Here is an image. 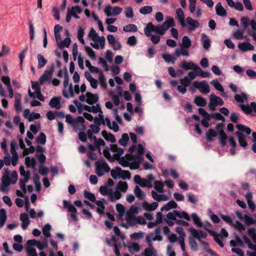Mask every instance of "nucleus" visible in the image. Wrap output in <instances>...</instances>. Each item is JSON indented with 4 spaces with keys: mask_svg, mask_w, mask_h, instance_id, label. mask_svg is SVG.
<instances>
[{
    "mask_svg": "<svg viewBox=\"0 0 256 256\" xmlns=\"http://www.w3.org/2000/svg\"><path fill=\"white\" fill-rule=\"evenodd\" d=\"M70 38H66L61 42L58 43V46L61 48H64V46L68 48L70 46Z\"/></svg>",
    "mask_w": 256,
    "mask_h": 256,
    "instance_id": "obj_61",
    "label": "nucleus"
},
{
    "mask_svg": "<svg viewBox=\"0 0 256 256\" xmlns=\"http://www.w3.org/2000/svg\"><path fill=\"white\" fill-rule=\"evenodd\" d=\"M98 100V94H93L90 92H86V102L90 105H93L96 104Z\"/></svg>",
    "mask_w": 256,
    "mask_h": 256,
    "instance_id": "obj_27",
    "label": "nucleus"
},
{
    "mask_svg": "<svg viewBox=\"0 0 256 256\" xmlns=\"http://www.w3.org/2000/svg\"><path fill=\"white\" fill-rule=\"evenodd\" d=\"M139 12L142 14H148L152 12V7L150 6H146L140 8Z\"/></svg>",
    "mask_w": 256,
    "mask_h": 256,
    "instance_id": "obj_49",
    "label": "nucleus"
},
{
    "mask_svg": "<svg viewBox=\"0 0 256 256\" xmlns=\"http://www.w3.org/2000/svg\"><path fill=\"white\" fill-rule=\"evenodd\" d=\"M211 84L214 86V88L220 92H223L224 90L222 86L220 83L216 80H214L212 81Z\"/></svg>",
    "mask_w": 256,
    "mask_h": 256,
    "instance_id": "obj_56",
    "label": "nucleus"
},
{
    "mask_svg": "<svg viewBox=\"0 0 256 256\" xmlns=\"http://www.w3.org/2000/svg\"><path fill=\"white\" fill-rule=\"evenodd\" d=\"M118 178L123 180L130 179V173L128 170H122L119 166H116L113 169V179L116 180Z\"/></svg>",
    "mask_w": 256,
    "mask_h": 256,
    "instance_id": "obj_10",
    "label": "nucleus"
},
{
    "mask_svg": "<svg viewBox=\"0 0 256 256\" xmlns=\"http://www.w3.org/2000/svg\"><path fill=\"white\" fill-rule=\"evenodd\" d=\"M194 88L198 89L202 94H208L210 92V86L206 80L199 82L194 81L190 88V90H194Z\"/></svg>",
    "mask_w": 256,
    "mask_h": 256,
    "instance_id": "obj_9",
    "label": "nucleus"
},
{
    "mask_svg": "<svg viewBox=\"0 0 256 256\" xmlns=\"http://www.w3.org/2000/svg\"><path fill=\"white\" fill-rule=\"evenodd\" d=\"M204 228L213 236L214 240L220 246V247L223 248L224 246V244L220 238V236L219 234L212 230L208 229L206 226H204Z\"/></svg>",
    "mask_w": 256,
    "mask_h": 256,
    "instance_id": "obj_25",
    "label": "nucleus"
},
{
    "mask_svg": "<svg viewBox=\"0 0 256 256\" xmlns=\"http://www.w3.org/2000/svg\"><path fill=\"white\" fill-rule=\"evenodd\" d=\"M25 163L28 168H34L36 165V160L34 158L26 156L25 158Z\"/></svg>",
    "mask_w": 256,
    "mask_h": 256,
    "instance_id": "obj_42",
    "label": "nucleus"
},
{
    "mask_svg": "<svg viewBox=\"0 0 256 256\" xmlns=\"http://www.w3.org/2000/svg\"><path fill=\"white\" fill-rule=\"evenodd\" d=\"M113 162L118 159L119 164L123 167L130 166L129 160L124 156L120 157L124 153V149L118 148L117 144H113Z\"/></svg>",
    "mask_w": 256,
    "mask_h": 256,
    "instance_id": "obj_5",
    "label": "nucleus"
},
{
    "mask_svg": "<svg viewBox=\"0 0 256 256\" xmlns=\"http://www.w3.org/2000/svg\"><path fill=\"white\" fill-rule=\"evenodd\" d=\"M196 72L197 75L202 76V78H208L210 76V73L208 72H204L199 66L196 70Z\"/></svg>",
    "mask_w": 256,
    "mask_h": 256,
    "instance_id": "obj_62",
    "label": "nucleus"
},
{
    "mask_svg": "<svg viewBox=\"0 0 256 256\" xmlns=\"http://www.w3.org/2000/svg\"><path fill=\"white\" fill-rule=\"evenodd\" d=\"M61 97L55 96L52 98L49 102V105L52 108H55L56 109H60L62 107L60 104Z\"/></svg>",
    "mask_w": 256,
    "mask_h": 256,
    "instance_id": "obj_29",
    "label": "nucleus"
},
{
    "mask_svg": "<svg viewBox=\"0 0 256 256\" xmlns=\"http://www.w3.org/2000/svg\"><path fill=\"white\" fill-rule=\"evenodd\" d=\"M99 191L102 196L108 195L110 200L112 201V189H108L106 186H100Z\"/></svg>",
    "mask_w": 256,
    "mask_h": 256,
    "instance_id": "obj_37",
    "label": "nucleus"
},
{
    "mask_svg": "<svg viewBox=\"0 0 256 256\" xmlns=\"http://www.w3.org/2000/svg\"><path fill=\"white\" fill-rule=\"evenodd\" d=\"M74 103L75 104L76 106V107L78 113H80V114H82V112L84 113V110L87 112V109L86 108V105L83 106L77 100H74Z\"/></svg>",
    "mask_w": 256,
    "mask_h": 256,
    "instance_id": "obj_50",
    "label": "nucleus"
},
{
    "mask_svg": "<svg viewBox=\"0 0 256 256\" xmlns=\"http://www.w3.org/2000/svg\"><path fill=\"white\" fill-rule=\"evenodd\" d=\"M85 50L87 54L90 56V58L92 60H96V56L95 54V52L93 50L88 46H85Z\"/></svg>",
    "mask_w": 256,
    "mask_h": 256,
    "instance_id": "obj_60",
    "label": "nucleus"
},
{
    "mask_svg": "<svg viewBox=\"0 0 256 256\" xmlns=\"http://www.w3.org/2000/svg\"><path fill=\"white\" fill-rule=\"evenodd\" d=\"M66 122L73 128H86L84 125V119L82 116H78L73 118L70 114L64 115Z\"/></svg>",
    "mask_w": 256,
    "mask_h": 256,
    "instance_id": "obj_6",
    "label": "nucleus"
},
{
    "mask_svg": "<svg viewBox=\"0 0 256 256\" xmlns=\"http://www.w3.org/2000/svg\"><path fill=\"white\" fill-rule=\"evenodd\" d=\"M164 183L161 181L156 180L154 182V188L158 192H164Z\"/></svg>",
    "mask_w": 256,
    "mask_h": 256,
    "instance_id": "obj_47",
    "label": "nucleus"
},
{
    "mask_svg": "<svg viewBox=\"0 0 256 256\" xmlns=\"http://www.w3.org/2000/svg\"><path fill=\"white\" fill-rule=\"evenodd\" d=\"M218 130H215L214 129H208V130L206 132V138L208 142H211L212 140V138L218 136V140L220 144L222 146H224L226 144V140L228 136L226 132H224V129H216Z\"/></svg>",
    "mask_w": 256,
    "mask_h": 256,
    "instance_id": "obj_4",
    "label": "nucleus"
},
{
    "mask_svg": "<svg viewBox=\"0 0 256 256\" xmlns=\"http://www.w3.org/2000/svg\"><path fill=\"white\" fill-rule=\"evenodd\" d=\"M194 236H190L188 238V244L192 250L197 251L198 244Z\"/></svg>",
    "mask_w": 256,
    "mask_h": 256,
    "instance_id": "obj_54",
    "label": "nucleus"
},
{
    "mask_svg": "<svg viewBox=\"0 0 256 256\" xmlns=\"http://www.w3.org/2000/svg\"><path fill=\"white\" fill-rule=\"evenodd\" d=\"M178 206V204L173 200H170L164 206H163L160 210L161 211L169 210L172 208H176Z\"/></svg>",
    "mask_w": 256,
    "mask_h": 256,
    "instance_id": "obj_38",
    "label": "nucleus"
},
{
    "mask_svg": "<svg viewBox=\"0 0 256 256\" xmlns=\"http://www.w3.org/2000/svg\"><path fill=\"white\" fill-rule=\"evenodd\" d=\"M162 58L168 63L174 64L176 60V58L170 54H162Z\"/></svg>",
    "mask_w": 256,
    "mask_h": 256,
    "instance_id": "obj_52",
    "label": "nucleus"
},
{
    "mask_svg": "<svg viewBox=\"0 0 256 256\" xmlns=\"http://www.w3.org/2000/svg\"><path fill=\"white\" fill-rule=\"evenodd\" d=\"M68 92L66 88H64L62 90V94L66 98H73L74 96V90L73 86L72 84H70L68 86Z\"/></svg>",
    "mask_w": 256,
    "mask_h": 256,
    "instance_id": "obj_33",
    "label": "nucleus"
},
{
    "mask_svg": "<svg viewBox=\"0 0 256 256\" xmlns=\"http://www.w3.org/2000/svg\"><path fill=\"white\" fill-rule=\"evenodd\" d=\"M244 134L242 132H236V135L238 138V142L240 145L243 148H246L248 146L247 142L246 141V137L244 136Z\"/></svg>",
    "mask_w": 256,
    "mask_h": 256,
    "instance_id": "obj_31",
    "label": "nucleus"
},
{
    "mask_svg": "<svg viewBox=\"0 0 256 256\" xmlns=\"http://www.w3.org/2000/svg\"><path fill=\"white\" fill-rule=\"evenodd\" d=\"M234 99L238 102L243 103L245 101L248 100V96L246 93L242 92L240 94H236L234 96Z\"/></svg>",
    "mask_w": 256,
    "mask_h": 256,
    "instance_id": "obj_41",
    "label": "nucleus"
},
{
    "mask_svg": "<svg viewBox=\"0 0 256 256\" xmlns=\"http://www.w3.org/2000/svg\"><path fill=\"white\" fill-rule=\"evenodd\" d=\"M52 228L50 224H47L44 226L42 228V231L43 234L46 238H50V232Z\"/></svg>",
    "mask_w": 256,
    "mask_h": 256,
    "instance_id": "obj_59",
    "label": "nucleus"
},
{
    "mask_svg": "<svg viewBox=\"0 0 256 256\" xmlns=\"http://www.w3.org/2000/svg\"><path fill=\"white\" fill-rule=\"evenodd\" d=\"M185 22L188 26V30L189 32L194 31L200 26V24L197 20H194L190 16L186 18Z\"/></svg>",
    "mask_w": 256,
    "mask_h": 256,
    "instance_id": "obj_19",
    "label": "nucleus"
},
{
    "mask_svg": "<svg viewBox=\"0 0 256 256\" xmlns=\"http://www.w3.org/2000/svg\"><path fill=\"white\" fill-rule=\"evenodd\" d=\"M210 118L214 119L215 120H222V122L221 124H218L216 126L215 128H220L219 126H223V122L225 121V118L222 116L220 113L215 112L210 114Z\"/></svg>",
    "mask_w": 256,
    "mask_h": 256,
    "instance_id": "obj_36",
    "label": "nucleus"
},
{
    "mask_svg": "<svg viewBox=\"0 0 256 256\" xmlns=\"http://www.w3.org/2000/svg\"><path fill=\"white\" fill-rule=\"evenodd\" d=\"M18 174L16 171L14 170L10 173L8 168H4L1 179L2 183L0 184V190L3 192L8 191L10 184H15L18 180Z\"/></svg>",
    "mask_w": 256,
    "mask_h": 256,
    "instance_id": "obj_3",
    "label": "nucleus"
},
{
    "mask_svg": "<svg viewBox=\"0 0 256 256\" xmlns=\"http://www.w3.org/2000/svg\"><path fill=\"white\" fill-rule=\"evenodd\" d=\"M176 18L178 20L181 26L184 28L187 27L184 20V14L183 10L181 8H178L176 10Z\"/></svg>",
    "mask_w": 256,
    "mask_h": 256,
    "instance_id": "obj_23",
    "label": "nucleus"
},
{
    "mask_svg": "<svg viewBox=\"0 0 256 256\" xmlns=\"http://www.w3.org/2000/svg\"><path fill=\"white\" fill-rule=\"evenodd\" d=\"M244 220L247 226H250L252 224H256V220H254L252 218L250 217L247 214L244 216Z\"/></svg>",
    "mask_w": 256,
    "mask_h": 256,
    "instance_id": "obj_64",
    "label": "nucleus"
},
{
    "mask_svg": "<svg viewBox=\"0 0 256 256\" xmlns=\"http://www.w3.org/2000/svg\"><path fill=\"white\" fill-rule=\"evenodd\" d=\"M238 46L240 50L244 52L248 50H253L254 48V46L248 42L239 43Z\"/></svg>",
    "mask_w": 256,
    "mask_h": 256,
    "instance_id": "obj_30",
    "label": "nucleus"
},
{
    "mask_svg": "<svg viewBox=\"0 0 256 256\" xmlns=\"http://www.w3.org/2000/svg\"><path fill=\"white\" fill-rule=\"evenodd\" d=\"M188 231L190 232L191 235L197 239L199 242H200V240H202V238H206L208 236V234L206 232L202 230H196L194 227H190L188 229Z\"/></svg>",
    "mask_w": 256,
    "mask_h": 256,
    "instance_id": "obj_18",
    "label": "nucleus"
},
{
    "mask_svg": "<svg viewBox=\"0 0 256 256\" xmlns=\"http://www.w3.org/2000/svg\"><path fill=\"white\" fill-rule=\"evenodd\" d=\"M224 102L222 98L216 96L214 94H212L210 96V103L208 104V108L212 111H214L216 110V107L218 106H222Z\"/></svg>",
    "mask_w": 256,
    "mask_h": 256,
    "instance_id": "obj_11",
    "label": "nucleus"
},
{
    "mask_svg": "<svg viewBox=\"0 0 256 256\" xmlns=\"http://www.w3.org/2000/svg\"><path fill=\"white\" fill-rule=\"evenodd\" d=\"M174 26H175V22L174 18L171 16H168L162 24L155 26L151 22L147 24L144 30V34L147 38H150V33L152 32L162 36L165 34L169 28Z\"/></svg>",
    "mask_w": 256,
    "mask_h": 256,
    "instance_id": "obj_1",
    "label": "nucleus"
},
{
    "mask_svg": "<svg viewBox=\"0 0 256 256\" xmlns=\"http://www.w3.org/2000/svg\"><path fill=\"white\" fill-rule=\"evenodd\" d=\"M23 116L30 122L34 120H38L40 117V114L35 112H30L28 109H25L24 110Z\"/></svg>",
    "mask_w": 256,
    "mask_h": 256,
    "instance_id": "obj_22",
    "label": "nucleus"
},
{
    "mask_svg": "<svg viewBox=\"0 0 256 256\" xmlns=\"http://www.w3.org/2000/svg\"><path fill=\"white\" fill-rule=\"evenodd\" d=\"M46 116L50 120L58 118H64V114L62 112L49 110L46 112Z\"/></svg>",
    "mask_w": 256,
    "mask_h": 256,
    "instance_id": "obj_21",
    "label": "nucleus"
},
{
    "mask_svg": "<svg viewBox=\"0 0 256 256\" xmlns=\"http://www.w3.org/2000/svg\"><path fill=\"white\" fill-rule=\"evenodd\" d=\"M226 3L228 5L232 8H234L235 10L240 11L242 12L244 10V6L242 4L238 1L236 2H234L233 0H226Z\"/></svg>",
    "mask_w": 256,
    "mask_h": 256,
    "instance_id": "obj_28",
    "label": "nucleus"
},
{
    "mask_svg": "<svg viewBox=\"0 0 256 256\" xmlns=\"http://www.w3.org/2000/svg\"><path fill=\"white\" fill-rule=\"evenodd\" d=\"M161 230L160 229L158 228H156L155 230V234L156 235L154 236L153 234H151L150 235L147 236L146 237V240L150 246H151V242L152 240L156 241H161L162 240V237L160 235Z\"/></svg>",
    "mask_w": 256,
    "mask_h": 256,
    "instance_id": "obj_20",
    "label": "nucleus"
},
{
    "mask_svg": "<svg viewBox=\"0 0 256 256\" xmlns=\"http://www.w3.org/2000/svg\"><path fill=\"white\" fill-rule=\"evenodd\" d=\"M64 208H66L68 212H70V218L75 222L78 220V218L76 216L77 210L76 207L72 205L70 202L66 200H63Z\"/></svg>",
    "mask_w": 256,
    "mask_h": 256,
    "instance_id": "obj_14",
    "label": "nucleus"
},
{
    "mask_svg": "<svg viewBox=\"0 0 256 256\" xmlns=\"http://www.w3.org/2000/svg\"><path fill=\"white\" fill-rule=\"evenodd\" d=\"M239 107L246 114L253 115V113H256V103L252 102L250 105L240 104Z\"/></svg>",
    "mask_w": 256,
    "mask_h": 256,
    "instance_id": "obj_15",
    "label": "nucleus"
},
{
    "mask_svg": "<svg viewBox=\"0 0 256 256\" xmlns=\"http://www.w3.org/2000/svg\"><path fill=\"white\" fill-rule=\"evenodd\" d=\"M95 166L96 173L100 177L110 171V168L104 159L96 160Z\"/></svg>",
    "mask_w": 256,
    "mask_h": 256,
    "instance_id": "obj_8",
    "label": "nucleus"
},
{
    "mask_svg": "<svg viewBox=\"0 0 256 256\" xmlns=\"http://www.w3.org/2000/svg\"><path fill=\"white\" fill-rule=\"evenodd\" d=\"M201 42L202 44L203 48L208 50L210 46V40L208 36L205 34H202L201 37Z\"/></svg>",
    "mask_w": 256,
    "mask_h": 256,
    "instance_id": "obj_34",
    "label": "nucleus"
},
{
    "mask_svg": "<svg viewBox=\"0 0 256 256\" xmlns=\"http://www.w3.org/2000/svg\"><path fill=\"white\" fill-rule=\"evenodd\" d=\"M86 108L88 112H92L93 113L98 112V117L95 116L94 118L95 125L90 124V128H99V126L101 124H103L104 126L106 125L108 128H112L110 119L107 118H104L102 112L99 104H96V106H92L86 105Z\"/></svg>",
    "mask_w": 256,
    "mask_h": 256,
    "instance_id": "obj_2",
    "label": "nucleus"
},
{
    "mask_svg": "<svg viewBox=\"0 0 256 256\" xmlns=\"http://www.w3.org/2000/svg\"><path fill=\"white\" fill-rule=\"evenodd\" d=\"M130 158V160H132L130 164V168L131 169H136L138 168L143 158V156L140 155L138 154H126Z\"/></svg>",
    "mask_w": 256,
    "mask_h": 256,
    "instance_id": "obj_12",
    "label": "nucleus"
},
{
    "mask_svg": "<svg viewBox=\"0 0 256 256\" xmlns=\"http://www.w3.org/2000/svg\"><path fill=\"white\" fill-rule=\"evenodd\" d=\"M216 12L218 16H226L227 14V12L224 8L222 6V3L218 2L216 6Z\"/></svg>",
    "mask_w": 256,
    "mask_h": 256,
    "instance_id": "obj_35",
    "label": "nucleus"
},
{
    "mask_svg": "<svg viewBox=\"0 0 256 256\" xmlns=\"http://www.w3.org/2000/svg\"><path fill=\"white\" fill-rule=\"evenodd\" d=\"M128 184L126 182H118L116 188L117 190L122 192H126L128 189Z\"/></svg>",
    "mask_w": 256,
    "mask_h": 256,
    "instance_id": "obj_55",
    "label": "nucleus"
},
{
    "mask_svg": "<svg viewBox=\"0 0 256 256\" xmlns=\"http://www.w3.org/2000/svg\"><path fill=\"white\" fill-rule=\"evenodd\" d=\"M196 0H189V10L193 16L196 18H200L202 16V10L200 7L196 8Z\"/></svg>",
    "mask_w": 256,
    "mask_h": 256,
    "instance_id": "obj_13",
    "label": "nucleus"
},
{
    "mask_svg": "<svg viewBox=\"0 0 256 256\" xmlns=\"http://www.w3.org/2000/svg\"><path fill=\"white\" fill-rule=\"evenodd\" d=\"M94 140V143L95 144V147L99 150H100V146H104L105 144V142L104 140L102 138L97 139L96 136H94L93 138Z\"/></svg>",
    "mask_w": 256,
    "mask_h": 256,
    "instance_id": "obj_51",
    "label": "nucleus"
},
{
    "mask_svg": "<svg viewBox=\"0 0 256 256\" xmlns=\"http://www.w3.org/2000/svg\"><path fill=\"white\" fill-rule=\"evenodd\" d=\"M192 45V41L188 36H184L182 38V42L180 44V47L185 48L186 49L189 48Z\"/></svg>",
    "mask_w": 256,
    "mask_h": 256,
    "instance_id": "obj_39",
    "label": "nucleus"
},
{
    "mask_svg": "<svg viewBox=\"0 0 256 256\" xmlns=\"http://www.w3.org/2000/svg\"><path fill=\"white\" fill-rule=\"evenodd\" d=\"M15 102H14V108L16 110L18 113H19L22 110L21 106V100L22 95L20 93H16L14 96Z\"/></svg>",
    "mask_w": 256,
    "mask_h": 256,
    "instance_id": "obj_32",
    "label": "nucleus"
},
{
    "mask_svg": "<svg viewBox=\"0 0 256 256\" xmlns=\"http://www.w3.org/2000/svg\"><path fill=\"white\" fill-rule=\"evenodd\" d=\"M54 68V64H52L48 70H46L40 78V82L42 84L44 82L49 81L51 80Z\"/></svg>",
    "mask_w": 256,
    "mask_h": 256,
    "instance_id": "obj_16",
    "label": "nucleus"
},
{
    "mask_svg": "<svg viewBox=\"0 0 256 256\" xmlns=\"http://www.w3.org/2000/svg\"><path fill=\"white\" fill-rule=\"evenodd\" d=\"M138 30L137 26L134 24H128L123 27V30L126 32H136Z\"/></svg>",
    "mask_w": 256,
    "mask_h": 256,
    "instance_id": "obj_44",
    "label": "nucleus"
},
{
    "mask_svg": "<svg viewBox=\"0 0 256 256\" xmlns=\"http://www.w3.org/2000/svg\"><path fill=\"white\" fill-rule=\"evenodd\" d=\"M178 211L174 210L169 212L166 216L164 220L169 226H173L174 224V220L176 222V218H178Z\"/></svg>",
    "mask_w": 256,
    "mask_h": 256,
    "instance_id": "obj_17",
    "label": "nucleus"
},
{
    "mask_svg": "<svg viewBox=\"0 0 256 256\" xmlns=\"http://www.w3.org/2000/svg\"><path fill=\"white\" fill-rule=\"evenodd\" d=\"M180 67L184 70H192L196 72L198 66L192 62H187L186 60H183L180 63Z\"/></svg>",
    "mask_w": 256,
    "mask_h": 256,
    "instance_id": "obj_26",
    "label": "nucleus"
},
{
    "mask_svg": "<svg viewBox=\"0 0 256 256\" xmlns=\"http://www.w3.org/2000/svg\"><path fill=\"white\" fill-rule=\"evenodd\" d=\"M37 58L38 60V68H41L46 64L47 63V60L44 58L43 55L42 54H38L37 56Z\"/></svg>",
    "mask_w": 256,
    "mask_h": 256,
    "instance_id": "obj_43",
    "label": "nucleus"
},
{
    "mask_svg": "<svg viewBox=\"0 0 256 256\" xmlns=\"http://www.w3.org/2000/svg\"><path fill=\"white\" fill-rule=\"evenodd\" d=\"M6 220V211L4 208L0 210V227H2Z\"/></svg>",
    "mask_w": 256,
    "mask_h": 256,
    "instance_id": "obj_46",
    "label": "nucleus"
},
{
    "mask_svg": "<svg viewBox=\"0 0 256 256\" xmlns=\"http://www.w3.org/2000/svg\"><path fill=\"white\" fill-rule=\"evenodd\" d=\"M138 42L137 38L134 36H132L128 38L127 44L131 46H135Z\"/></svg>",
    "mask_w": 256,
    "mask_h": 256,
    "instance_id": "obj_63",
    "label": "nucleus"
},
{
    "mask_svg": "<svg viewBox=\"0 0 256 256\" xmlns=\"http://www.w3.org/2000/svg\"><path fill=\"white\" fill-rule=\"evenodd\" d=\"M154 177L152 174L147 176L146 178H142L140 186L141 187H146L148 188H152V182L154 180Z\"/></svg>",
    "mask_w": 256,
    "mask_h": 256,
    "instance_id": "obj_24",
    "label": "nucleus"
},
{
    "mask_svg": "<svg viewBox=\"0 0 256 256\" xmlns=\"http://www.w3.org/2000/svg\"><path fill=\"white\" fill-rule=\"evenodd\" d=\"M88 36L91 38L94 42H91L90 45L96 49H98L100 46L103 48L104 44V38L102 36L100 38L96 30L92 28L88 33Z\"/></svg>",
    "mask_w": 256,
    "mask_h": 256,
    "instance_id": "obj_7",
    "label": "nucleus"
},
{
    "mask_svg": "<svg viewBox=\"0 0 256 256\" xmlns=\"http://www.w3.org/2000/svg\"><path fill=\"white\" fill-rule=\"evenodd\" d=\"M244 30L238 29L232 34L233 37L236 40H242L243 38Z\"/></svg>",
    "mask_w": 256,
    "mask_h": 256,
    "instance_id": "obj_58",
    "label": "nucleus"
},
{
    "mask_svg": "<svg viewBox=\"0 0 256 256\" xmlns=\"http://www.w3.org/2000/svg\"><path fill=\"white\" fill-rule=\"evenodd\" d=\"M192 218L196 226L200 228L203 226L200 218L196 213H192Z\"/></svg>",
    "mask_w": 256,
    "mask_h": 256,
    "instance_id": "obj_45",
    "label": "nucleus"
},
{
    "mask_svg": "<svg viewBox=\"0 0 256 256\" xmlns=\"http://www.w3.org/2000/svg\"><path fill=\"white\" fill-rule=\"evenodd\" d=\"M134 194L140 200L144 199L145 196L144 193L138 186H135Z\"/></svg>",
    "mask_w": 256,
    "mask_h": 256,
    "instance_id": "obj_48",
    "label": "nucleus"
},
{
    "mask_svg": "<svg viewBox=\"0 0 256 256\" xmlns=\"http://www.w3.org/2000/svg\"><path fill=\"white\" fill-rule=\"evenodd\" d=\"M84 197L90 200L92 202H96V198L94 194L86 190H84Z\"/></svg>",
    "mask_w": 256,
    "mask_h": 256,
    "instance_id": "obj_53",
    "label": "nucleus"
},
{
    "mask_svg": "<svg viewBox=\"0 0 256 256\" xmlns=\"http://www.w3.org/2000/svg\"><path fill=\"white\" fill-rule=\"evenodd\" d=\"M194 104L198 106L204 107L206 104V100L202 96H196L194 100Z\"/></svg>",
    "mask_w": 256,
    "mask_h": 256,
    "instance_id": "obj_40",
    "label": "nucleus"
},
{
    "mask_svg": "<svg viewBox=\"0 0 256 256\" xmlns=\"http://www.w3.org/2000/svg\"><path fill=\"white\" fill-rule=\"evenodd\" d=\"M129 140V137L127 134H122V138L119 140L118 143L122 146H126Z\"/></svg>",
    "mask_w": 256,
    "mask_h": 256,
    "instance_id": "obj_57",
    "label": "nucleus"
}]
</instances>
